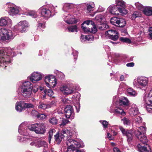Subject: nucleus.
<instances>
[{"label":"nucleus","mask_w":152,"mask_h":152,"mask_svg":"<svg viewBox=\"0 0 152 152\" xmlns=\"http://www.w3.org/2000/svg\"><path fill=\"white\" fill-rule=\"evenodd\" d=\"M14 49L10 48H0V66L4 67L11 63V59L15 55Z\"/></svg>","instance_id":"1"},{"label":"nucleus","mask_w":152,"mask_h":152,"mask_svg":"<svg viewBox=\"0 0 152 152\" xmlns=\"http://www.w3.org/2000/svg\"><path fill=\"white\" fill-rule=\"evenodd\" d=\"M18 91L21 93L25 97L30 98L32 93V86L28 81H22L19 82Z\"/></svg>","instance_id":"2"},{"label":"nucleus","mask_w":152,"mask_h":152,"mask_svg":"<svg viewBox=\"0 0 152 152\" xmlns=\"http://www.w3.org/2000/svg\"><path fill=\"white\" fill-rule=\"evenodd\" d=\"M74 132H73L71 129H63L61 132L60 134L58 132L54 136L55 141L57 144H59L61 141L62 139L65 137H67L66 141L68 139H71V137L74 135Z\"/></svg>","instance_id":"3"},{"label":"nucleus","mask_w":152,"mask_h":152,"mask_svg":"<svg viewBox=\"0 0 152 152\" xmlns=\"http://www.w3.org/2000/svg\"><path fill=\"white\" fill-rule=\"evenodd\" d=\"M67 146L66 152H84L76 149L77 148H83L84 145L82 142L80 143L71 139H68L66 141Z\"/></svg>","instance_id":"4"},{"label":"nucleus","mask_w":152,"mask_h":152,"mask_svg":"<svg viewBox=\"0 0 152 152\" xmlns=\"http://www.w3.org/2000/svg\"><path fill=\"white\" fill-rule=\"evenodd\" d=\"M15 37L13 32L5 28H0V40L2 41H10Z\"/></svg>","instance_id":"5"},{"label":"nucleus","mask_w":152,"mask_h":152,"mask_svg":"<svg viewBox=\"0 0 152 152\" xmlns=\"http://www.w3.org/2000/svg\"><path fill=\"white\" fill-rule=\"evenodd\" d=\"M139 129L135 130L134 132L135 135L144 145H147L148 140L145 135L146 131V128L144 126L138 127Z\"/></svg>","instance_id":"6"},{"label":"nucleus","mask_w":152,"mask_h":152,"mask_svg":"<svg viewBox=\"0 0 152 152\" xmlns=\"http://www.w3.org/2000/svg\"><path fill=\"white\" fill-rule=\"evenodd\" d=\"M30 130L34 131L38 134H43L46 132V126L43 123H36L28 126Z\"/></svg>","instance_id":"7"},{"label":"nucleus","mask_w":152,"mask_h":152,"mask_svg":"<svg viewBox=\"0 0 152 152\" xmlns=\"http://www.w3.org/2000/svg\"><path fill=\"white\" fill-rule=\"evenodd\" d=\"M148 80L147 78L142 77H139L134 80V86L140 87L142 90H145L148 85Z\"/></svg>","instance_id":"8"},{"label":"nucleus","mask_w":152,"mask_h":152,"mask_svg":"<svg viewBox=\"0 0 152 152\" xmlns=\"http://www.w3.org/2000/svg\"><path fill=\"white\" fill-rule=\"evenodd\" d=\"M4 8L9 15L13 16L17 14L19 10L18 7L14 4L10 3H7L5 5Z\"/></svg>","instance_id":"9"},{"label":"nucleus","mask_w":152,"mask_h":152,"mask_svg":"<svg viewBox=\"0 0 152 152\" xmlns=\"http://www.w3.org/2000/svg\"><path fill=\"white\" fill-rule=\"evenodd\" d=\"M60 90L64 95L67 96L72 94L75 90L74 86L69 84L62 86Z\"/></svg>","instance_id":"10"},{"label":"nucleus","mask_w":152,"mask_h":152,"mask_svg":"<svg viewBox=\"0 0 152 152\" xmlns=\"http://www.w3.org/2000/svg\"><path fill=\"white\" fill-rule=\"evenodd\" d=\"M30 145H34L39 148L43 147L45 148H46L48 147L47 143L45 141L39 138L35 139L33 137Z\"/></svg>","instance_id":"11"},{"label":"nucleus","mask_w":152,"mask_h":152,"mask_svg":"<svg viewBox=\"0 0 152 152\" xmlns=\"http://www.w3.org/2000/svg\"><path fill=\"white\" fill-rule=\"evenodd\" d=\"M116 6L118 9L119 12L123 15L127 14L128 11L126 9V6L125 2L122 0H116Z\"/></svg>","instance_id":"12"},{"label":"nucleus","mask_w":152,"mask_h":152,"mask_svg":"<svg viewBox=\"0 0 152 152\" xmlns=\"http://www.w3.org/2000/svg\"><path fill=\"white\" fill-rule=\"evenodd\" d=\"M110 22L113 25L121 27H124L126 24V21L124 19L116 17L112 18Z\"/></svg>","instance_id":"13"},{"label":"nucleus","mask_w":152,"mask_h":152,"mask_svg":"<svg viewBox=\"0 0 152 152\" xmlns=\"http://www.w3.org/2000/svg\"><path fill=\"white\" fill-rule=\"evenodd\" d=\"M27 123L23 122L19 126L18 128V132L20 134L23 136L30 135L29 133V130L27 127Z\"/></svg>","instance_id":"14"},{"label":"nucleus","mask_w":152,"mask_h":152,"mask_svg":"<svg viewBox=\"0 0 152 152\" xmlns=\"http://www.w3.org/2000/svg\"><path fill=\"white\" fill-rule=\"evenodd\" d=\"M38 12L43 17L50 18L51 15L50 9L46 6H42L38 10Z\"/></svg>","instance_id":"15"},{"label":"nucleus","mask_w":152,"mask_h":152,"mask_svg":"<svg viewBox=\"0 0 152 152\" xmlns=\"http://www.w3.org/2000/svg\"><path fill=\"white\" fill-rule=\"evenodd\" d=\"M105 35L108 38L115 41L117 40L119 37L118 32L113 30H110L106 31Z\"/></svg>","instance_id":"16"},{"label":"nucleus","mask_w":152,"mask_h":152,"mask_svg":"<svg viewBox=\"0 0 152 152\" xmlns=\"http://www.w3.org/2000/svg\"><path fill=\"white\" fill-rule=\"evenodd\" d=\"M63 17L64 21L68 24L76 23L77 22L75 16L73 15L65 14Z\"/></svg>","instance_id":"17"},{"label":"nucleus","mask_w":152,"mask_h":152,"mask_svg":"<svg viewBox=\"0 0 152 152\" xmlns=\"http://www.w3.org/2000/svg\"><path fill=\"white\" fill-rule=\"evenodd\" d=\"M66 113L65 115L67 118H70L71 119L73 118L74 116V113L73 109L72 106L67 105L64 109Z\"/></svg>","instance_id":"18"},{"label":"nucleus","mask_w":152,"mask_h":152,"mask_svg":"<svg viewBox=\"0 0 152 152\" xmlns=\"http://www.w3.org/2000/svg\"><path fill=\"white\" fill-rule=\"evenodd\" d=\"M95 7V5L93 2H88L85 4V10L88 14L93 16L94 14H91L90 13L94 10Z\"/></svg>","instance_id":"19"},{"label":"nucleus","mask_w":152,"mask_h":152,"mask_svg":"<svg viewBox=\"0 0 152 152\" xmlns=\"http://www.w3.org/2000/svg\"><path fill=\"white\" fill-rule=\"evenodd\" d=\"M42 75L38 72L33 73L30 77L31 81L33 83H36L42 79Z\"/></svg>","instance_id":"20"},{"label":"nucleus","mask_w":152,"mask_h":152,"mask_svg":"<svg viewBox=\"0 0 152 152\" xmlns=\"http://www.w3.org/2000/svg\"><path fill=\"white\" fill-rule=\"evenodd\" d=\"M24 136L18 137L17 139L18 141L20 142L29 144L30 145V143L33 139V137L31 135Z\"/></svg>","instance_id":"21"},{"label":"nucleus","mask_w":152,"mask_h":152,"mask_svg":"<svg viewBox=\"0 0 152 152\" xmlns=\"http://www.w3.org/2000/svg\"><path fill=\"white\" fill-rule=\"evenodd\" d=\"M119 128L121 131L122 132L123 134L124 135L126 136L127 138V140L128 141H131L132 138L133 134L132 133V131L131 130H126L122 127L120 126Z\"/></svg>","instance_id":"22"},{"label":"nucleus","mask_w":152,"mask_h":152,"mask_svg":"<svg viewBox=\"0 0 152 152\" xmlns=\"http://www.w3.org/2000/svg\"><path fill=\"white\" fill-rule=\"evenodd\" d=\"M29 25L27 21H23L20 22L18 24L19 31L21 33L25 32L26 30V28Z\"/></svg>","instance_id":"23"},{"label":"nucleus","mask_w":152,"mask_h":152,"mask_svg":"<svg viewBox=\"0 0 152 152\" xmlns=\"http://www.w3.org/2000/svg\"><path fill=\"white\" fill-rule=\"evenodd\" d=\"M12 23L11 20L7 17H2L0 19V26H10L12 24Z\"/></svg>","instance_id":"24"},{"label":"nucleus","mask_w":152,"mask_h":152,"mask_svg":"<svg viewBox=\"0 0 152 152\" xmlns=\"http://www.w3.org/2000/svg\"><path fill=\"white\" fill-rule=\"evenodd\" d=\"M131 108L129 110V113L131 115L134 116L138 113V109L137 106L134 104L131 105Z\"/></svg>","instance_id":"25"},{"label":"nucleus","mask_w":152,"mask_h":152,"mask_svg":"<svg viewBox=\"0 0 152 152\" xmlns=\"http://www.w3.org/2000/svg\"><path fill=\"white\" fill-rule=\"evenodd\" d=\"M107 10L111 14L117 15L118 14V9L116 5L110 6L107 8Z\"/></svg>","instance_id":"26"},{"label":"nucleus","mask_w":152,"mask_h":152,"mask_svg":"<svg viewBox=\"0 0 152 152\" xmlns=\"http://www.w3.org/2000/svg\"><path fill=\"white\" fill-rule=\"evenodd\" d=\"M129 101L128 99L125 97L122 96L119 99V102H117V104H119L123 106H127L129 105Z\"/></svg>","instance_id":"27"},{"label":"nucleus","mask_w":152,"mask_h":152,"mask_svg":"<svg viewBox=\"0 0 152 152\" xmlns=\"http://www.w3.org/2000/svg\"><path fill=\"white\" fill-rule=\"evenodd\" d=\"M94 39V36L92 35L84 36L82 35L80 37V40L82 42H90Z\"/></svg>","instance_id":"28"},{"label":"nucleus","mask_w":152,"mask_h":152,"mask_svg":"<svg viewBox=\"0 0 152 152\" xmlns=\"http://www.w3.org/2000/svg\"><path fill=\"white\" fill-rule=\"evenodd\" d=\"M15 109L18 112H21L25 110L23 102H17L15 104Z\"/></svg>","instance_id":"29"},{"label":"nucleus","mask_w":152,"mask_h":152,"mask_svg":"<svg viewBox=\"0 0 152 152\" xmlns=\"http://www.w3.org/2000/svg\"><path fill=\"white\" fill-rule=\"evenodd\" d=\"M143 12L146 15L150 16L152 15V7H146L143 9Z\"/></svg>","instance_id":"30"},{"label":"nucleus","mask_w":152,"mask_h":152,"mask_svg":"<svg viewBox=\"0 0 152 152\" xmlns=\"http://www.w3.org/2000/svg\"><path fill=\"white\" fill-rule=\"evenodd\" d=\"M137 147L140 152H151L149 146L147 148V147L142 146L140 144H138Z\"/></svg>","instance_id":"31"},{"label":"nucleus","mask_w":152,"mask_h":152,"mask_svg":"<svg viewBox=\"0 0 152 152\" xmlns=\"http://www.w3.org/2000/svg\"><path fill=\"white\" fill-rule=\"evenodd\" d=\"M114 114L117 115H124L125 114V113L121 107H116L114 111Z\"/></svg>","instance_id":"32"},{"label":"nucleus","mask_w":152,"mask_h":152,"mask_svg":"<svg viewBox=\"0 0 152 152\" xmlns=\"http://www.w3.org/2000/svg\"><path fill=\"white\" fill-rule=\"evenodd\" d=\"M50 106L49 105H47L42 102H39L38 108L39 109H41L43 110H45L47 108H50Z\"/></svg>","instance_id":"33"},{"label":"nucleus","mask_w":152,"mask_h":152,"mask_svg":"<svg viewBox=\"0 0 152 152\" xmlns=\"http://www.w3.org/2000/svg\"><path fill=\"white\" fill-rule=\"evenodd\" d=\"M152 98H151L150 95L148 94V96L144 97V100L145 104L146 105H152Z\"/></svg>","instance_id":"34"},{"label":"nucleus","mask_w":152,"mask_h":152,"mask_svg":"<svg viewBox=\"0 0 152 152\" xmlns=\"http://www.w3.org/2000/svg\"><path fill=\"white\" fill-rule=\"evenodd\" d=\"M57 84L56 79L54 77V79H53L52 80V81H51L49 83H47L46 86H48L49 88H51L54 87Z\"/></svg>","instance_id":"35"},{"label":"nucleus","mask_w":152,"mask_h":152,"mask_svg":"<svg viewBox=\"0 0 152 152\" xmlns=\"http://www.w3.org/2000/svg\"><path fill=\"white\" fill-rule=\"evenodd\" d=\"M95 20L98 22H104L105 20L104 17L102 15L99 14L97 15L95 18Z\"/></svg>","instance_id":"36"},{"label":"nucleus","mask_w":152,"mask_h":152,"mask_svg":"<svg viewBox=\"0 0 152 152\" xmlns=\"http://www.w3.org/2000/svg\"><path fill=\"white\" fill-rule=\"evenodd\" d=\"M54 76L51 75H49L45 77V81L46 86H47V83H49L51 81H52V80L54 79Z\"/></svg>","instance_id":"37"},{"label":"nucleus","mask_w":152,"mask_h":152,"mask_svg":"<svg viewBox=\"0 0 152 152\" xmlns=\"http://www.w3.org/2000/svg\"><path fill=\"white\" fill-rule=\"evenodd\" d=\"M67 29L69 32H73L77 31V27L75 25L69 27L67 28Z\"/></svg>","instance_id":"38"},{"label":"nucleus","mask_w":152,"mask_h":152,"mask_svg":"<svg viewBox=\"0 0 152 152\" xmlns=\"http://www.w3.org/2000/svg\"><path fill=\"white\" fill-rule=\"evenodd\" d=\"M127 91L128 93L132 96H135L137 94L135 91L131 88H128Z\"/></svg>","instance_id":"39"},{"label":"nucleus","mask_w":152,"mask_h":152,"mask_svg":"<svg viewBox=\"0 0 152 152\" xmlns=\"http://www.w3.org/2000/svg\"><path fill=\"white\" fill-rule=\"evenodd\" d=\"M49 122L53 125L57 124L59 122L56 118L54 117H53L50 118L49 120Z\"/></svg>","instance_id":"40"},{"label":"nucleus","mask_w":152,"mask_h":152,"mask_svg":"<svg viewBox=\"0 0 152 152\" xmlns=\"http://www.w3.org/2000/svg\"><path fill=\"white\" fill-rule=\"evenodd\" d=\"M108 27V26L104 23L100 24L99 26H97L98 28L100 30H103L106 29Z\"/></svg>","instance_id":"41"},{"label":"nucleus","mask_w":152,"mask_h":152,"mask_svg":"<svg viewBox=\"0 0 152 152\" xmlns=\"http://www.w3.org/2000/svg\"><path fill=\"white\" fill-rule=\"evenodd\" d=\"M141 16L140 13L137 11L134 12L131 16V18L132 20L135 19L136 18L140 17Z\"/></svg>","instance_id":"42"},{"label":"nucleus","mask_w":152,"mask_h":152,"mask_svg":"<svg viewBox=\"0 0 152 152\" xmlns=\"http://www.w3.org/2000/svg\"><path fill=\"white\" fill-rule=\"evenodd\" d=\"M119 40L121 42H126L129 44H130L131 43V40L128 38L121 37L120 38Z\"/></svg>","instance_id":"43"},{"label":"nucleus","mask_w":152,"mask_h":152,"mask_svg":"<svg viewBox=\"0 0 152 152\" xmlns=\"http://www.w3.org/2000/svg\"><path fill=\"white\" fill-rule=\"evenodd\" d=\"M55 131V130L54 129H51L48 132V140L50 143L53 136V133Z\"/></svg>","instance_id":"44"},{"label":"nucleus","mask_w":152,"mask_h":152,"mask_svg":"<svg viewBox=\"0 0 152 152\" xmlns=\"http://www.w3.org/2000/svg\"><path fill=\"white\" fill-rule=\"evenodd\" d=\"M93 27L91 28H89V32L95 34L96 33L97 31V29L95 26V24H94V25H92Z\"/></svg>","instance_id":"45"},{"label":"nucleus","mask_w":152,"mask_h":152,"mask_svg":"<svg viewBox=\"0 0 152 152\" xmlns=\"http://www.w3.org/2000/svg\"><path fill=\"white\" fill-rule=\"evenodd\" d=\"M122 121H123V123L124 125H129L130 124V121L126 118H124L122 119Z\"/></svg>","instance_id":"46"},{"label":"nucleus","mask_w":152,"mask_h":152,"mask_svg":"<svg viewBox=\"0 0 152 152\" xmlns=\"http://www.w3.org/2000/svg\"><path fill=\"white\" fill-rule=\"evenodd\" d=\"M24 109L30 108H33L34 106L33 104L30 103H25L23 102Z\"/></svg>","instance_id":"47"},{"label":"nucleus","mask_w":152,"mask_h":152,"mask_svg":"<svg viewBox=\"0 0 152 152\" xmlns=\"http://www.w3.org/2000/svg\"><path fill=\"white\" fill-rule=\"evenodd\" d=\"M135 121L136 124H139L142 123V118L140 116H137L135 119Z\"/></svg>","instance_id":"48"},{"label":"nucleus","mask_w":152,"mask_h":152,"mask_svg":"<svg viewBox=\"0 0 152 152\" xmlns=\"http://www.w3.org/2000/svg\"><path fill=\"white\" fill-rule=\"evenodd\" d=\"M71 4L69 3H65L63 6V10L64 11H66V10H67L71 8Z\"/></svg>","instance_id":"49"},{"label":"nucleus","mask_w":152,"mask_h":152,"mask_svg":"<svg viewBox=\"0 0 152 152\" xmlns=\"http://www.w3.org/2000/svg\"><path fill=\"white\" fill-rule=\"evenodd\" d=\"M135 5L138 9L139 10H141L143 9V6L139 2H137L135 3Z\"/></svg>","instance_id":"50"},{"label":"nucleus","mask_w":152,"mask_h":152,"mask_svg":"<svg viewBox=\"0 0 152 152\" xmlns=\"http://www.w3.org/2000/svg\"><path fill=\"white\" fill-rule=\"evenodd\" d=\"M38 26L40 28H44L45 27V22L41 20L39 21L38 22Z\"/></svg>","instance_id":"51"},{"label":"nucleus","mask_w":152,"mask_h":152,"mask_svg":"<svg viewBox=\"0 0 152 152\" xmlns=\"http://www.w3.org/2000/svg\"><path fill=\"white\" fill-rule=\"evenodd\" d=\"M60 119L62 120V122L61 124H60V126L61 127L62 126H64L66 124L68 123L69 121L66 119H63V118H60Z\"/></svg>","instance_id":"52"},{"label":"nucleus","mask_w":152,"mask_h":152,"mask_svg":"<svg viewBox=\"0 0 152 152\" xmlns=\"http://www.w3.org/2000/svg\"><path fill=\"white\" fill-rule=\"evenodd\" d=\"M82 24H83L84 25L85 24H86L87 25H94V23L92 20H87L83 22Z\"/></svg>","instance_id":"53"},{"label":"nucleus","mask_w":152,"mask_h":152,"mask_svg":"<svg viewBox=\"0 0 152 152\" xmlns=\"http://www.w3.org/2000/svg\"><path fill=\"white\" fill-rule=\"evenodd\" d=\"M28 15H29L32 16L34 18H35L37 16L36 12L34 11H32L29 12H28Z\"/></svg>","instance_id":"54"},{"label":"nucleus","mask_w":152,"mask_h":152,"mask_svg":"<svg viewBox=\"0 0 152 152\" xmlns=\"http://www.w3.org/2000/svg\"><path fill=\"white\" fill-rule=\"evenodd\" d=\"M146 108L147 110L150 113H152V105H146Z\"/></svg>","instance_id":"55"},{"label":"nucleus","mask_w":152,"mask_h":152,"mask_svg":"<svg viewBox=\"0 0 152 152\" xmlns=\"http://www.w3.org/2000/svg\"><path fill=\"white\" fill-rule=\"evenodd\" d=\"M37 117L41 119H43L47 117V115L44 114H39L37 115Z\"/></svg>","instance_id":"56"},{"label":"nucleus","mask_w":152,"mask_h":152,"mask_svg":"<svg viewBox=\"0 0 152 152\" xmlns=\"http://www.w3.org/2000/svg\"><path fill=\"white\" fill-rule=\"evenodd\" d=\"M83 25V24H82L81 25V27L83 31L85 32H89V28H88L86 26H84Z\"/></svg>","instance_id":"57"},{"label":"nucleus","mask_w":152,"mask_h":152,"mask_svg":"<svg viewBox=\"0 0 152 152\" xmlns=\"http://www.w3.org/2000/svg\"><path fill=\"white\" fill-rule=\"evenodd\" d=\"M56 72H57L56 74H57V75L60 78H63L64 77V75L62 72H60L58 71H56Z\"/></svg>","instance_id":"58"},{"label":"nucleus","mask_w":152,"mask_h":152,"mask_svg":"<svg viewBox=\"0 0 152 152\" xmlns=\"http://www.w3.org/2000/svg\"><path fill=\"white\" fill-rule=\"evenodd\" d=\"M101 123H102V125L104 128H106L107 127V125H108V122L106 121H100Z\"/></svg>","instance_id":"59"},{"label":"nucleus","mask_w":152,"mask_h":152,"mask_svg":"<svg viewBox=\"0 0 152 152\" xmlns=\"http://www.w3.org/2000/svg\"><path fill=\"white\" fill-rule=\"evenodd\" d=\"M148 36L152 39V28L150 27L148 29Z\"/></svg>","instance_id":"60"},{"label":"nucleus","mask_w":152,"mask_h":152,"mask_svg":"<svg viewBox=\"0 0 152 152\" xmlns=\"http://www.w3.org/2000/svg\"><path fill=\"white\" fill-rule=\"evenodd\" d=\"M53 94V91L51 89H48V95L49 96H52Z\"/></svg>","instance_id":"61"},{"label":"nucleus","mask_w":152,"mask_h":152,"mask_svg":"<svg viewBox=\"0 0 152 152\" xmlns=\"http://www.w3.org/2000/svg\"><path fill=\"white\" fill-rule=\"evenodd\" d=\"M56 104V102L55 101H52L50 103L48 104L47 105H49L50 106V108L51 107L55 105Z\"/></svg>","instance_id":"62"},{"label":"nucleus","mask_w":152,"mask_h":152,"mask_svg":"<svg viewBox=\"0 0 152 152\" xmlns=\"http://www.w3.org/2000/svg\"><path fill=\"white\" fill-rule=\"evenodd\" d=\"M73 54L74 59H76L78 56V52L76 51H75L73 52Z\"/></svg>","instance_id":"63"},{"label":"nucleus","mask_w":152,"mask_h":152,"mask_svg":"<svg viewBox=\"0 0 152 152\" xmlns=\"http://www.w3.org/2000/svg\"><path fill=\"white\" fill-rule=\"evenodd\" d=\"M107 137L109 140H112L114 139V137H112L111 135L109 133H107Z\"/></svg>","instance_id":"64"}]
</instances>
